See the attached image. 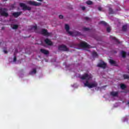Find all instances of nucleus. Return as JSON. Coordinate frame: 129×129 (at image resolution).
<instances>
[{"mask_svg": "<svg viewBox=\"0 0 129 129\" xmlns=\"http://www.w3.org/2000/svg\"><path fill=\"white\" fill-rule=\"evenodd\" d=\"M76 46L82 47V48H89L90 45H88L86 42H82L80 44L73 43L70 45L71 48H76Z\"/></svg>", "mask_w": 129, "mask_h": 129, "instance_id": "obj_1", "label": "nucleus"}, {"mask_svg": "<svg viewBox=\"0 0 129 129\" xmlns=\"http://www.w3.org/2000/svg\"><path fill=\"white\" fill-rule=\"evenodd\" d=\"M98 84L97 82H94L93 83H89V82L86 81V83L84 84V86L86 87H88V88H94V87H97Z\"/></svg>", "mask_w": 129, "mask_h": 129, "instance_id": "obj_2", "label": "nucleus"}, {"mask_svg": "<svg viewBox=\"0 0 129 129\" xmlns=\"http://www.w3.org/2000/svg\"><path fill=\"white\" fill-rule=\"evenodd\" d=\"M0 15L2 17H9V13H8V9L7 8H0Z\"/></svg>", "mask_w": 129, "mask_h": 129, "instance_id": "obj_3", "label": "nucleus"}, {"mask_svg": "<svg viewBox=\"0 0 129 129\" xmlns=\"http://www.w3.org/2000/svg\"><path fill=\"white\" fill-rule=\"evenodd\" d=\"M92 77L88 74H85L81 77V79H82V80H86V81H88V82H89V80L92 79Z\"/></svg>", "mask_w": 129, "mask_h": 129, "instance_id": "obj_4", "label": "nucleus"}, {"mask_svg": "<svg viewBox=\"0 0 129 129\" xmlns=\"http://www.w3.org/2000/svg\"><path fill=\"white\" fill-rule=\"evenodd\" d=\"M19 5L21 8H22L24 11H31V10H32L31 7L27 6L24 3H20Z\"/></svg>", "mask_w": 129, "mask_h": 129, "instance_id": "obj_5", "label": "nucleus"}, {"mask_svg": "<svg viewBox=\"0 0 129 129\" xmlns=\"http://www.w3.org/2000/svg\"><path fill=\"white\" fill-rule=\"evenodd\" d=\"M97 66L99 68L105 69V68H106V63L103 60H100V62L98 63Z\"/></svg>", "mask_w": 129, "mask_h": 129, "instance_id": "obj_6", "label": "nucleus"}, {"mask_svg": "<svg viewBox=\"0 0 129 129\" xmlns=\"http://www.w3.org/2000/svg\"><path fill=\"white\" fill-rule=\"evenodd\" d=\"M27 4L28 5H30V6H34V7H39V6H41V5H42L40 3H38L35 1H28L27 2Z\"/></svg>", "mask_w": 129, "mask_h": 129, "instance_id": "obj_7", "label": "nucleus"}, {"mask_svg": "<svg viewBox=\"0 0 129 129\" xmlns=\"http://www.w3.org/2000/svg\"><path fill=\"white\" fill-rule=\"evenodd\" d=\"M58 50L59 51H63L64 52L69 51V49L65 45H60L58 46Z\"/></svg>", "mask_w": 129, "mask_h": 129, "instance_id": "obj_8", "label": "nucleus"}, {"mask_svg": "<svg viewBox=\"0 0 129 129\" xmlns=\"http://www.w3.org/2000/svg\"><path fill=\"white\" fill-rule=\"evenodd\" d=\"M41 34L42 35H43V36H50V35H51V34L48 32V31L45 29H42Z\"/></svg>", "mask_w": 129, "mask_h": 129, "instance_id": "obj_9", "label": "nucleus"}, {"mask_svg": "<svg viewBox=\"0 0 129 129\" xmlns=\"http://www.w3.org/2000/svg\"><path fill=\"white\" fill-rule=\"evenodd\" d=\"M65 29L69 35H72V32L69 31L70 30V27L68 24H65Z\"/></svg>", "mask_w": 129, "mask_h": 129, "instance_id": "obj_10", "label": "nucleus"}, {"mask_svg": "<svg viewBox=\"0 0 129 129\" xmlns=\"http://www.w3.org/2000/svg\"><path fill=\"white\" fill-rule=\"evenodd\" d=\"M22 12H14L12 14V16L14 17V18H19L20 15H22Z\"/></svg>", "mask_w": 129, "mask_h": 129, "instance_id": "obj_11", "label": "nucleus"}, {"mask_svg": "<svg viewBox=\"0 0 129 129\" xmlns=\"http://www.w3.org/2000/svg\"><path fill=\"white\" fill-rule=\"evenodd\" d=\"M44 42L48 46H52L53 45V42L50 40V39L46 38L44 40Z\"/></svg>", "mask_w": 129, "mask_h": 129, "instance_id": "obj_12", "label": "nucleus"}, {"mask_svg": "<svg viewBox=\"0 0 129 129\" xmlns=\"http://www.w3.org/2000/svg\"><path fill=\"white\" fill-rule=\"evenodd\" d=\"M110 95L113 97H117L118 96V92L112 91L110 92Z\"/></svg>", "mask_w": 129, "mask_h": 129, "instance_id": "obj_13", "label": "nucleus"}, {"mask_svg": "<svg viewBox=\"0 0 129 129\" xmlns=\"http://www.w3.org/2000/svg\"><path fill=\"white\" fill-rule=\"evenodd\" d=\"M71 36H75L76 37V36H80L81 35V33L78 31H74L72 32V34H70Z\"/></svg>", "mask_w": 129, "mask_h": 129, "instance_id": "obj_14", "label": "nucleus"}, {"mask_svg": "<svg viewBox=\"0 0 129 129\" xmlns=\"http://www.w3.org/2000/svg\"><path fill=\"white\" fill-rule=\"evenodd\" d=\"M40 51L41 53H42V54H44V55H48L49 54V50L44 49H40Z\"/></svg>", "mask_w": 129, "mask_h": 129, "instance_id": "obj_15", "label": "nucleus"}, {"mask_svg": "<svg viewBox=\"0 0 129 129\" xmlns=\"http://www.w3.org/2000/svg\"><path fill=\"white\" fill-rule=\"evenodd\" d=\"M109 63L111 65H113L114 66H117V64H116V61L111 59L109 60Z\"/></svg>", "mask_w": 129, "mask_h": 129, "instance_id": "obj_16", "label": "nucleus"}, {"mask_svg": "<svg viewBox=\"0 0 129 129\" xmlns=\"http://www.w3.org/2000/svg\"><path fill=\"white\" fill-rule=\"evenodd\" d=\"M110 38H111V39H112V40H113L114 41H115V42H116V43H117V44L120 43V42H119V40H118V39H116V38H115V37L111 36Z\"/></svg>", "mask_w": 129, "mask_h": 129, "instance_id": "obj_17", "label": "nucleus"}, {"mask_svg": "<svg viewBox=\"0 0 129 129\" xmlns=\"http://www.w3.org/2000/svg\"><path fill=\"white\" fill-rule=\"evenodd\" d=\"M114 14V11L112 8L109 7V15H113Z\"/></svg>", "mask_w": 129, "mask_h": 129, "instance_id": "obj_18", "label": "nucleus"}, {"mask_svg": "<svg viewBox=\"0 0 129 129\" xmlns=\"http://www.w3.org/2000/svg\"><path fill=\"white\" fill-rule=\"evenodd\" d=\"M126 30H127V25H123V26L122 27V31L123 32H126Z\"/></svg>", "mask_w": 129, "mask_h": 129, "instance_id": "obj_19", "label": "nucleus"}, {"mask_svg": "<svg viewBox=\"0 0 129 129\" xmlns=\"http://www.w3.org/2000/svg\"><path fill=\"white\" fill-rule=\"evenodd\" d=\"M92 56L94 58H98V54L95 51L92 52Z\"/></svg>", "mask_w": 129, "mask_h": 129, "instance_id": "obj_20", "label": "nucleus"}, {"mask_svg": "<svg viewBox=\"0 0 129 129\" xmlns=\"http://www.w3.org/2000/svg\"><path fill=\"white\" fill-rule=\"evenodd\" d=\"M99 25H103V26H107V23L105 21H100L99 23Z\"/></svg>", "mask_w": 129, "mask_h": 129, "instance_id": "obj_21", "label": "nucleus"}, {"mask_svg": "<svg viewBox=\"0 0 129 129\" xmlns=\"http://www.w3.org/2000/svg\"><path fill=\"white\" fill-rule=\"evenodd\" d=\"M121 55H122V58H125V57H126V52H125V51H122Z\"/></svg>", "mask_w": 129, "mask_h": 129, "instance_id": "obj_22", "label": "nucleus"}, {"mask_svg": "<svg viewBox=\"0 0 129 129\" xmlns=\"http://www.w3.org/2000/svg\"><path fill=\"white\" fill-rule=\"evenodd\" d=\"M37 73V70L36 69L33 70V71H31L29 73L30 75H32V74H36Z\"/></svg>", "mask_w": 129, "mask_h": 129, "instance_id": "obj_23", "label": "nucleus"}, {"mask_svg": "<svg viewBox=\"0 0 129 129\" xmlns=\"http://www.w3.org/2000/svg\"><path fill=\"white\" fill-rule=\"evenodd\" d=\"M120 86L121 89L122 90L125 89V88H126V86H125L124 84H120Z\"/></svg>", "mask_w": 129, "mask_h": 129, "instance_id": "obj_24", "label": "nucleus"}, {"mask_svg": "<svg viewBox=\"0 0 129 129\" xmlns=\"http://www.w3.org/2000/svg\"><path fill=\"white\" fill-rule=\"evenodd\" d=\"M19 28V26L18 25L14 24L12 27L13 30H17Z\"/></svg>", "mask_w": 129, "mask_h": 129, "instance_id": "obj_25", "label": "nucleus"}, {"mask_svg": "<svg viewBox=\"0 0 129 129\" xmlns=\"http://www.w3.org/2000/svg\"><path fill=\"white\" fill-rule=\"evenodd\" d=\"M86 4H87V5H88L89 6H90L93 4V2H92V1H88L86 2Z\"/></svg>", "mask_w": 129, "mask_h": 129, "instance_id": "obj_26", "label": "nucleus"}, {"mask_svg": "<svg viewBox=\"0 0 129 129\" xmlns=\"http://www.w3.org/2000/svg\"><path fill=\"white\" fill-rule=\"evenodd\" d=\"M123 77L124 79H129V75H123Z\"/></svg>", "mask_w": 129, "mask_h": 129, "instance_id": "obj_27", "label": "nucleus"}, {"mask_svg": "<svg viewBox=\"0 0 129 129\" xmlns=\"http://www.w3.org/2000/svg\"><path fill=\"white\" fill-rule=\"evenodd\" d=\"M110 31H111V28H110V27H107V32L108 33H110Z\"/></svg>", "mask_w": 129, "mask_h": 129, "instance_id": "obj_28", "label": "nucleus"}, {"mask_svg": "<svg viewBox=\"0 0 129 129\" xmlns=\"http://www.w3.org/2000/svg\"><path fill=\"white\" fill-rule=\"evenodd\" d=\"M84 31H89V28H84Z\"/></svg>", "mask_w": 129, "mask_h": 129, "instance_id": "obj_29", "label": "nucleus"}, {"mask_svg": "<svg viewBox=\"0 0 129 129\" xmlns=\"http://www.w3.org/2000/svg\"><path fill=\"white\" fill-rule=\"evenodd\" d=\"M32 29H33L34 30H37V26H33Z\"/></svg>", "mask_w": 129, "mask_h": 129, "instance_id": "obj_30", "label": "nucleus"}, {"mask_svg": "<svg viewBox=\"0 0 129 129\" xmlns=\"http://www.w3.org/2000/svg\"><path fill=\"white\" fill-rule=\"evenodd\" d=\"M13 61L14 62H16L17 61V56H14Z\"/></svg>", "mask_w": 129, "mask_h": 129, "instance_id": "obj_31", "label": "nucleus"}, {"mask_svg": "<svg viewBox=\"0 0 129 129\" xmlns=\"http://www.w3.org/2000/svg\"><path fill=\"white\" fill-rule=\"evenodd\" d=\"M98 11H100V12H101V11H102V8L98 7Z\"/></svg>", "mask_w": 129, "mask_h": 129, "instance_id": "obj_32", "label": "nucleus"}, {"mask_svg": "<svg viewBox=\"0 0 129 129\" xmlns=\"http://www.w3.org/2000/svg\"><path fill=\"white\" fill-rule=\"evenodd\" d=\"M86 9V8L85 7H84V6L82 7V10L83 11H85Z\"/></svg>", "mask_w": 129, "mask_h": 129, "instance_id": "obj_33", "label": "nucleus"}, {"mask_svg": "<svg viewBox=\"0 0 129 129\" xmlns=\"http://www.w3.org/2000/svg\"><path fill=\"white\" fill-rule=\"evenodd\" d=\"M59 18H60V19H63V18H64V17L63 16V15H59Z\"/></svg>", "mask_w": 129, "mask_h": 129, "instance_id": "obj_34", "label": "nucleus"}, {"mask_svg": "<svg viewBox=\"0 0 129 129\" xmlns=\"http://www.w3.org/2000/svg\"><path fill=\"white\" fill-rule=\"evenodd\" d=\"M4 52L5 53V54H8V51L4 50Z\"/></svg>", "mask_w": 129, "mask_h": 129, "instance_id": "obj_35", "label": "nucleus"}, {"mask_svg": "<svg viewBox=\"0 0 129 129\" xmlns=\"http://www.w3.org/2000/svg\"><path fill=\"white\" fill-rule=\"evenodd\" d=\"M85 20H86V21H88V20H89V18H88V17H85Z\"/></svg>", "mask_w": 129, "mask_h": 129, "instance_id": "obj_36", "label": "nucleus"}, {"mask_svg": "<svg viewBox=\"0 0 129 129\" xmlns=\"http://www.w3.org/2000/svg\"><path fill=\"white\" fill-rule=\"evenodd\" d=\"M38 2H43V0H37Z\"/></svg>", "mask_w": 129, "mask_h": 129, "instance_id": "obj_37", "label": "nucleus"}, {"mask_svg": "<svg viewBox=\"0 0 129 129\" xmlns=\"http://www.w3.org/2000/svg\"><path fill=\"white\" fill-rule=\"evenodd\" d=\"M3 30H4V27L2 28Z\"/></svg>", "mask_w": 129, "mask_h": 129, "instance_id": "obj_38", "label": "nucleus"}, {"mask_svg": "<svg viewBox=\"0 0 129 129\" xmlns=\"http://www.w3.org/2000/svg\"><path fill=\"white\" fill-rule=\"evenodd\" d=\"M128 56H129V53H128Z\"/></svg>", "mask_w": 129, "mask_h": 129, "instance_id": "obj_39", "label": "nucleus"}, {"mask_svg": "<svg viewBox=\"0 0 129 129\" xmlns=\"http://www.w3.org/2000/svg\"><path fill=\"white\" fill-rule=\"evenodd\" d=\"M4 1H8V0H4Z\"/></svg>", "mask_w": 129, "mask_h": 129, "instance_id": "obj_40", "label": "nucleus"}]
</instances>
